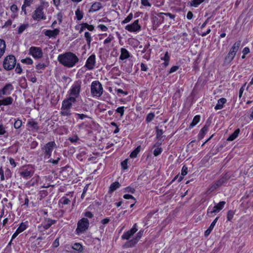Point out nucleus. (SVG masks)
I'll return each instance as SVG.
<instances>
[{
    "instance_id": "obj_58",
    "label": "nucleus",
    "mask_w": 253,
    "mask_h": 253,
    "mask_svg": "<svg viewBox=\"0 0 253 253\" xmlns=\"http://www.w3.org/2000/svg\"><path fill=\"white\" fill-rule=\"evenodd\" d=\"M15 71L17 74H21L22 73V69L19 63L17 64Z\"/></svg>"
},
{
    "instance_id": "obj_20",
    "label": "nucleus",
    "mask_w": 253,
    "mask_h": 253,
    "mask_svg": "<svg viewBox=\"0 0 253 253\" xmlns=\"http://www.w3.org/2000/svg\"><path fill=\"white\" fill-rule=\"evenodd\" d=\"M130 57V54L128 50L125 48H121V55L119 59L121 60H124Z\"/></svg>"
},
{
    "instance_id": "obj_35",
    "label": "nucleus",
    "mask_w": 253,
    "mask_h": 253,
    "mask_svg": "<svg viewBox=\"0 0 253 253\" xmlns=\"http://www.w3.org/2000/svg\"><path fill=\"white\" fill-rule=\"evenodd\" d=\"M84 37L86 39V42H87V45L89 47H90V42L92 41V37L90 35V34L88 32H85L84 33Z\"/></svg>"
},
{
    "instance_id": "obj_13",
    "label": "nucleus",
    "mask_w": 253,
    "mask_h": 253,
    "mask_svg": "<svg viewBox=\"0 0 253 253\" xmlns=\"http://www.w3.org/2000/svg\"><path fill=\"white\" fill-rule=\"evenodd\" d=\"M143 234V230L139 231L136 234V236L132 239L126 242L124 246L126 248H131L134 246L138 240L141 238Z\"/></svg>"
},
{
    "instance_id": "obj_54",
    "label": "nucleus",
    "mask_w": 253,
    "mask_h": 253,
    "mask_svg": "<svg viewBox=\"0 0 253 253\" xmlns=\"http://www.w3.org/2000/svg\"><path fill=\"white\" fill-rule=\"evenodd\" d=\"M114 39V37L112 35H109L107 39L104 41V44H107L110 42Z\"/></svg>"
},
{
    "instance_id": "obj_63",
    "label": "nucleus",
    "mask_w": 253,
    "mask_h": 253,
    "mask_svg": "<svg viewBox=\"0 0 253 253\" xmlns=\"http://www.w3.org/2000/svg\"><path fill=\"white\" fill-rule=\"evenodd\" d=\"M98 28H99L101 31L106 32L108 30L107 27L104 25L100 24L98 26Z\"/></svg>"
},
{
    "instance_id": "obj_50",
    "label": "nucleus",
    "mask_w": 253,
    "mask_h": 253,
    "mask_svg": "<svg viewBox=\"0 0 253 253\" xmlns=\"http://www.w3.org/2000/svg\"><path fill=\"white\" fill-rule=\"evenodd\" d=\"M137 227V224L135 223L133 225V227L130 230H128V232H130L132 235V236L137 231L138 229Z\"/></svg>"
},
{
    "instance_id": "obj_22",
    "label": "nucleus",
    "mask_w": 253,
    "mask_h": 253,
    "mask_svg": "<svg viewBox=\"0 0 253 253\" xmlns=\"http://www.w3.org/2000/svg\"><path fill=\"white\" fill-rule=\"evenodd\" d=\"M210 126V124H206L201 129L198 135V138L199 140H201L203 139L208 130L209 127Z\"/></svg>"
},
{
    "instance_id": "obj_61",
    "label": "nucleus",
    "mask_w": 253,
    "mask_h": 253,
    "mask_svg": "<svg viewBox=\"0 0 253 253\" xmlns=\"http://www.w3.org/2000/svg\"><path fill=\"white\" fill-rule=\"evenodd\" d=\"M127 159L124 160V161H123L121 163L122 167L124 169H127Z\"/></svg>"
},
{
    "instance_id": "obj_42",
    "label": "nucleus",
    "mask_w": 253,
    "mask_h": 253,
    "mask_svg": "<svg viewBox=\"0 0 253 253\" xmlns=\"http://www.w3.org/2000/svg\"><path fill=\"white\" fill-rule=\"evenodd\" d=\"M154 117H155L154 114L153 113H150L146 116V121L147 123H149V122H151L154 119Z\"/></svg>"
},
{
    "instance_id": "obj_29",
    "label": "nucleus",
    "mask_w": 253,
    "mask_h": 253,
    "mask_svg": "<svg viewBox=\"0 0 253 253\" xmlns=\"http://www.w3.org/2000/svg\"><path fill=\"white\" fill-rule=\"evenodd\" d=\"M239 132V129H236L233 133H232L231 135H229V136L227 139V140L231 141L235 140L238 136Z\"/></svg>"
},
{
    "instance_id": "obj_53",
    "label": "nucleus",
    "mask_w": 253,
    "mask_h": 253,
    "mask_svg": "<svg viewBox=\"0 0 253 253\" xmlns=\"http://www.w3.org/2000/svg\"><path fill=\"white\" fill-rule=\"evenodd\" d=\"M46 65L44 63H40L36 65V68L38 70L44 69L46 67Z\"/></svg>"
},
{
    "instance_id": "obj_52",
    "label": "nucleus",
    "mask_w": 253,
    "mask_h": 253,
    "mask_svg": "<svg viewBox=\"0 0 253 253\" xmlns=\"http://www.w3.org/2000/svg\"><path fill=\"white\" fill-rule=\"evenodd\" d=\"M124 108L125 107L124 106L118 107L116 110V112L119 113L120 114V116L122 117L124 115Z\"/></svg>"
},
{
    "instance_id": "obj_45",
    "label": "nucleus",
    "mask_w": 253,
    "mask_h": 253,
    "mask_svg": "<svg viewBox=\"0 0 253 253\" xmlns=\"http://www.w3.org/2000/svg\"><path fill=\"white\" fill-rule=\"evenodd\" d=\"M47 160H48V161H47V163H51L53 165H56L58 164L59 161L60 160V158L57 157L55 160L49 158V159H47Z\"/></svg>"
},
{
    "instance_id": "obj_10",
    "label": "nucleus",
    "mask_w": 253,
    "mask_h": 253,
    "mask_svg": "<svg viewBox=\"0 0 253 253\" xmlns=\"http://www.w3.org/2000/svg\"><path fill=\"white\" fill-rule=\"evenodd\" d=\"M89 224V221L87 218H83L80 219L78 222V226L76 230L77 234H80L84 232L88 229Z\"/></svg>"
},
{
    "instance_id": "obj_23",
    "label": "nucleus",
    "mask_w": 253,
    "mask_h": 253,
    "mask_svg": "<svg viewBox=\"0 0 253 253\" xmlns=\"http://www.w3.org/2000/svg\"><path fill=\"white\" fill-rule=\"evenodd\" d=\"M81 27L79 31L80 33H81L86 28L87 29L90 31H92L94 29V26L93 25H89L86 23H82L81 24Z\"/></svg>"
},
{
    "instance_id": "obj_56",
    "label": "nucleus",
    "mask_w": 253,
    "mask_h": 253,
    "mask_svg": "<svg viewBox=\"0 0 253 253\" xmlns=\"http://www.w3.org/2000/svg\"><path fill=\"white\" fill-rule=\"evenodd\" d=\"M6 133V131L5 130V127L3 126V125H0V135H4Z\"/></svg>"
},
{
    "instance_id": "obj_5",
    "label": "nucleus",
    "mask_w": 253,
    "mask_h": 253,
    "mask_svg": "<svg viewBox=\"0 0 253 253\" xmlns=\"http://www.w3.org/2000/svg\"><path fill=\"white\" fill-rule=\"evenodd\" d=\"M240 45L241 41H237L234 43L232 47L230 49L228 54L225 58V62L230 63L233 60Z\"/></svg>"
},
{
    "instance_id": "obj_31",
    "label": "nucleus",
    "mask_w": 253,
    "mask_h": 253,
    "mask_svg": "<svg viewBox=\"0 0 253 253\" xmlns=\"http://www.w3.org/2000/svg\"><path fill=\"white\" fill-rule=\"evenodd\" d=\"M188 173V168L185 166H183L181 169V175L179 176V179L177 180L178 182H180L183 179V176L186 175Z\"/></svg>"
},
{
    "instance_id": "obj_39",
    "label": "nucleus",
    "mask_w": 253,
    "mask_h": 253,
    "mask_svg": "<svg viewBox=\"0 0 253 253\" xmlns=\"http://www.w3.org/2000/svg\"><path fill=\"white\" fill-rule=\"evenodd\" d=\"M132 236V235L127 231L123 233L121 238L123 240H128Z\"/></svg>"
},
{
    "instance_id": "obj_6",
    "label": "nucleus",
    "mask_w": 253,
    "mask_h": 253,
    "mask_svg": "<svg viewBox=\"0 0 253 253\" xmlns=\"http://www.w3.org/2000/svg\"><path fill=\"white\" fill-rule=\"evenodd\" d=\"M32 17L37 21L45 20L46 17L43 11V6L41 5L38 6L32 13Z\"/></svg>"
},
{
    "instance_id": "obj_38",
    "label": "nucleus",
    "mask_w": 253,
    "mask_h": 253,
    "mask_svg": "<svg viewBox=\"0 0 253 253\" xmlns=\"http://www.w3.org/2000/svg\"><path fill=\"white\" fill-rule=\"evenodd\" d=\"M133 18V14L132 13H130L129 15L123 20L122 21V24H125L126 23H127L129 22Z\"/></svg>"
},
{
    "instance_id": "obj_27",
    "label": "nucleus",
    "mask_w": 253,
    "mask_h": 253,
    "mask_svg": "<svg viewBox=\"0 0 253 253\" xmlns=\"http://www.w3.org/2000/svg\"><path fill=\"white\" fill-rule=\"evenodd\" d=\"M29 26V25L28 23L20 25L17 28V34L18 35H21L26 29L28 28Z\"/></svg>"
},
{
    "instance_id": "obj_25",
    "label": "nucleus",
    "mask_w": 253,
    "mask_h": 253,
    "mask_svg": "<svg viewBox=\"0 0 253 253\" xmlns=\"http://www.w3.org/2000/svg\"><path fill=\"white\" fill-rule=\"evenodd\" d=\"M226 102V99L225 98H220L218 101L217 103L215 105L214 109L216 110H220L223 108V105Z\"/></svg>"
},
{
    "instance_id": "obj_32",
    "label": "nucleus",
    "mask_w": 253,
    "mask_h": 253,
    "mask_svg": "<svg viewBox=\"0 0 253 253\" xmlns=\"http://www.w3.org/2000/svg\"><path fill=\"white\" fill-rule=\"evenodd\" d=\"M60 114L63 116H70L72 114L71 109L61 108Z\"/></svg>"
},
{
    "instance_id": "obj_21",
    "label": "nucleus",
    "mask_w": 253,
    "mask_h": 253,
    "mask_svg": "<svg viewBox=\"0 0 253 253\" xmlns=\"http://www.w3.org/2000/svg\"><path fill=\"white\" fill-rule=\"evenodd\" d=\"M56 220L50 218L45 219V221L42 223V227L44 229H48L52 225L55 223Z\"/></svg>"
},
{
    "instance_id": "obj_47",
    "label": "nucleus",
    "mask_w": 253,
    "mask_h": 253,
    "mask_svg": "<svg viewBox=\"0 0 253 253\" xmlns=\"http://www.w3.org/2000/svg\"><path fill=\"white\" fill-rule=\"evenodd\" d=\"M21 61L23 63H25L28 65H30L33 63L32 59L29 57L26 58L25 59H22Z\"/></svg>"
},
{
    "instance_id": "obj_17",
    "label": "nucleus",
    "mask_w": 253,
    "mask_h": 253,
    "mask_svg": "<svg viewBox=\"0 0 253 253\" xmlns=\"http://www.w3.org/2000/svg\"><path fill=\"white\" fill-rule=\"evenodd\" d=\"M60 30L58 29H55L53 30H46L44 34L45 36L48 37L49 38L55 39L56 36L59 35Z\"/></svg>"
},
{
    "instance_id": "obj_34",
    "label": "nucleus",
    "mask_w": 253,
    "mask_h": 253,
    "mask_svg": "<svg viewBox=\"0 0 253 253\" xmlns=\"http://www.w3.org/2000/svg\"><path fill=\"white\" fill-rule=\"evenodd\" d=\"M200 116L199 115H196L195 116L192 122V123L190 125V127H193L195 126H196L200 121Z\"/></svg>"
},
{
    "instance_id": "obj_15",
    "label": "nucleus",
    "mask_w": 253,
    "mask_h": 253,
    "mask_svg": "<svg viewBox=\"0 0 253 253\" xmlns=\"http://www.w3.org/2000/svg\"><path fill=\"white\" fill-rule=\"evenodd\" d=\"M96 64V56L94 54H91L87 59L84 67L89 70H93Z\"/></svg>"
},
{
    "instance_id": "obj_55",
    "label": "nucleus",
    "mask_w": 253,
    "mask_h": 253,
    "mask_svg": "<svg viewBox=\"0 0 253 253\" xmlns=\"http://www.w3.org/2000/svg\"><path fill=\"white\" fill-rule=\"evenodd\" d=\"M69 140L72 143H75L77 142L79 140V138L78 136L76 135L73 136V137H69Z\"/></svg>"
},
{
    "instance_id": "obj_1",
    "label": "nucleus",
    "mask_w": 253,
    "mask_h": 253,
    "mask_svg": "<svg viewBox=\"0 0 253 253\" xmlns=\"http://www.w3.org/2000/svg\"><path fill=\"white\" fill-rule=\"evenodd\" d=\"M57 60L61 64L69 68L75 66L79 61V59L77 56L71 52H67L59 54L58 56Z\"/></svg>"
},
{
    "instance_id": "obj_3",
    "label": "nucleus",
    "mask_w": 253,
    "mask_h": 253,
    "mask_svg": "<svg viewBox=\"0 0 253 253\" xmlns=\"http://www.w3.org/2000/svg\"><path fill=\"white\" fill-rule=\"evenodd\" d=\"M81 85L82 81L81 80L74 82L68 92L69 97L74 98L77 101V99L80 96Z\"/></svg>"
},
{
    "instance_id": "obj_51",
    "label": "nucleus",
    "mask_w": 253,
    "mask_h": 253,
    "mask_svg": "<svg viewBox=\"0 0 253 253\" xmlns=\"http://www.w3.org/2000/svg\"><path fill=\"white\" fill-rule=\"evenodd\" d=\"M89 125L87 122H84L81 124L78 125V127L79 129L85 128L86 127H89Z\"/></svg>"
},
{
    "instance_id": "obj_49",
    "label": "nucleus",
    "mask_w": 253,
    "mask_h": 253,
    "mask_svg": "<svg viewBox=\"0 0 253 253\" xmlns=\"http://www.w3.org/2000/svg\"><path fill=\"white\" fill-rule=\"evenodd\" d=\"M135 191V189L130 186L126 187L124 189L125 192L130 193L132 194L134 193Z\"/></svg>"
},
{
    "instance_id": "obj_30",
    "label": "nucleus",
    "mask_w": 253,
    "mask_h": 253,
    "mask_svg": "<svg viewBox=\"0 0 253 253\" xmlns=\"http://www.w3.org/2000/svg\"><path fill=\"white\" fill-rule=\"evenodd\" d=\"M101 7V4L100 2H95L94 3L90 9H89V12H95L98 10H99Z\"/></svg>"
},
{
    "instance_id": "obj_12",
    "label": "nucleus",
    "mask_w": 253,
    "mask_h": 253,
    "mask_svg": "<svg viewBox=\"0 0 253 253\" xmlns=\"http://www.w3.org/2000/svg\"><path fill=\"white\" fill-rule=\"evenodd\" d=\"M139 20H135L132 24H128L125 29L129 32H137L141 30V26L139 24Z\"/></svg>"
},
{
    "instance_id": "obj_2",
    "label": "nucleus",
    "mask_w": 253,
    "mask_h": 253,
    "mask_svg": "<svg viewBox=\"0 0 253 253\" xmlns=\"http://www.w3.org/2000/svg\"><path fill=\"white\" fill-rule=\"evenodd\" d=\"M57 148V145L54 141H50L43 145L41 147L42 156L44 160L49 159L53 150Z\"/></svg>"
},
{
    "instance_id": "obj_18",
    "label": "nucleus",
    "mask_w": 253,
    "mask_h": 253,
    "mask_svg": "<svg viewBox=\"0 0 253 253\" xmlns=\"http://www.w3.org/2000/svg\"><path fill=\"white\" fill-rule=\"evenodd\" d=\"M27 126L31 130L36 131H37L40 129L38 123L33 119L30 120L28 121Z\"/></svg>"
},
{
    "instance_id": "obj_16",
    "label": "nucleus",
    "mask_w": 253,
    "mask_h": 253,
    "mask_svg": "<svg viewBox=\"0 0 253 253\" xmlns=\"http://www.w3.org/2000/svg\"><path fill=\"white\" fill-rule=\"evenodd\" d=\"M76 102L74 98L68 97L62 101L61 108L71 109L73 103Z\"/></svg>"
},
{
    "instance_id": "obj_28",
    "label": "nucleus",
    "mask_w": 253,
    "mask_h": 253,
    "mask_svg": "<svg viewBox=\"0 0 253 253\" xmlns=\"http://www.w3.org/2000/svg\"><path fill=\"white\" fill-rule=\"evenodd\" d=\"M121 186V184L118 181L112 183L109 187V192L112 193Z\"/></svg>"
},
{
    "instance_id": "obj_48",
    "label": "nucleus",
    "mask_w": 253,
    "mask_h": 253,
    "mask_svg": "<svg viewBox=\"0 0 253 253\" xmlns=\"http://www.w3.org/2000/svg\"><path fill=\"white\" fill-rule=\"evenodd\" d=\"M162 152V148L161 147H157V148L154 150L153 154L155 156L159 155Z\"/></svg>"
},
{
    "instance_id": "obj_9",
    "label": "nucleus",
    "mask_w": 253,
    "mask_h": 253,
    "mask_svg": "<svg viewBox=\"0 0 253 253\" xmlns=\"http://www.w3.org/2000/svg\"><path fill=\"white\" fill-rule=\"evenodd\" d=\"M225 204V201H221L213 207L210 206L207 210V215L210 217H212L213 214L219 212L224 208Z\"/></svg>"
},
{
    "instance_id": "obj_24",
    "label": "nucleus",
    "mask_w": 253,
    "mask_h": 253,
    "mask_svg": "<svg viewBox=\"0 0 253 253\" xmlns=\"http://www.w3.org/2000/svg\"><path fill=\"white\" fill-rule=\"evenodd\" d=\"M13 98L10 97H7L2 100H0V106L1 105H9L12 103Z\"/></svg>"
},
{
    "instance_id": "obj_7",
    "label": "nucleus",
    "mask_w": 253,
    "mask_h": 253,
    "mask_svg": "<svg viewBox=\"0 0 253 253\" xmlns=\"http://www.w3.org/2000/svg\"><path fill=\"white\" fill-rule=\"evenodd\" d=\"M16 60L15 57L12 55L6 56L3 63V66L6 70H11L14 68L16 65Z\"/></svg>"
},
{
    "instance_id": "obj_4",
    "label": "nucleus",
    "mask_w": 253,
    "mask_h": 253,
    "mask_svg": "<svg viewBox=\"0 0 253 253\" xmlns=\"http://www.w3.org/2000/svg\"><path fill=\"white\" fill-rule=\"evenodd\" d=\"M90 92L92 96L100 97L103 92V88L101 84L98 81H94L91 83Z\"/></svg>"
},
{
    "instance_id": "obj_43",
    "label": "nucleus",
    "mask_w": 253,
    "mask_h": 253,
    "mask_svg": "<svg viewBox=\"0 0 253 253\" xmlns=\"http://www.w3.org/2000/svg\"><path fill=\"white\" fill-rule=\"evenodd\" d=\"M235 214L234 211L232 210H230L228 211L227 214V219L228 221H231L233 217V216Z\"/></svg>"
},
{
    "instance_id": "obj_62",
    "label": "nucleus",
    "mask_w": 253,
    "mask_h": 253,
    "mask_svg": "<svg viewBox=\"0 0 253 253\" xmlns=\"http://www.w3.org/2000/svg\"><path fill=\"white\" fill-rule=\"evenodd\" d=\"M219 218V217L217 216L216 217L214 220L212 222V223H211V224L210 225L209 228H210L212 230L213 229L216 223L217 222L218 219Z\"/></svg>"
},
{
    "instance_id": "obj_40",
    "label": "nucleus",
    "mask_w": 253,
    "mask_h": 253,
    "mask_svg": "<svg viewBox=\"0 0 253 253\" xmlns=\"http://www.w3.org/2000/svg\"><path fill=\"white\" fill-rule=\"evenodd\" d=\"M26 225L25 224V223L22 222L20 224L19 226L18 227L16 230L17 231V232H19V233H20L24 231L25 230H26Z\"/></svg>"
},
{
    "instance_id": "obj_19",
    "label": "nucleus",
    "mask_w": 253,
    "mask_h": 253,
    "mask_svg": "<svg viewBox=\"0 0 253 253\" xmlns=\"http://www.w3.org/2000/svg\"><path fill=\"white\" fill-rule=\"evenodd\" d=\"M13 89V87L10 84H6L2 88L1 93L3 95H9Z\"/></svg>"
},
{
    "instance_id": "obj_41",
    "label": "nucleus",
    "mask_w": 253,
    "mask_h": 253,
    "mask_svg": "<svg viewBox=\"0 0 253 253\" xmlns=\"http://www.w3.org/2000/svg\"><path fill=\"white\" fill-rule=\"evenodd\" d=\"M59 203L65 205L70 203V200L66 197H63L59 201Z\"/></svg>"
},
{
    "instance_id": "obj_36",
    "label": "nucleus",
    "mask_w": 253,
    "mask_h": 253,
    "mask_svg": "<svg viewBox=\"0 0 253 253\" xmlns=\"http://www.w3.org/2000/svg\"><path fill=\"white\" fill-rule=\"evenodd\" d=\"M140 150V146H139L130 153L129 157L131 158H136Z\"/></svg>"
},
{
    "instance_id": "obj_57",
    "label": "nucleus",
    "mask_w": 253,
    "mask_h": 253,
    "mask_svg": "<svg viewBox=\"0 0 253 253\" xmlns=\"http://www.w3.org/2000/svg\"><path fill=\"white\" fill-rule=\"evenodd\" d=\"M141 4L145 6L150 7L151 6V3L149 2V0H141Z\"/></svg>"
},
{
    "instance_id": "obj_46",
    "label": "nucleus",
    "mask_w": 253,
    "mask_h": 253,
    "mask_svg": "<svg viewBox=\"0 0 253 253\" xmlns=\"http://www.w3.org/2000/svg\"><path fill=\"white\" fill-rule=\"evenodd\" d=\"M204 0H193L192 1L191 5L194 7H197Z\"/></svg>"
},
{
    "instance_id": "obj_11",
    "label": "nucleus",
    "mask_w": 253,
    "mask_h": 253,
    "mask_svg": "<svg viewBox=\"0 0 253 253\" xmlns=\"http://www.w3.org/2000/svg\"><path fill=\"white\" fill-rule=\"evenodd\" d=\"M34 173L33 168L29 166L21 169L19 171L20 175L25 179H28L32 177Z\"/></svg>"
},
{
    "instance_id": "obj_8",
    "label": "nucleus",
    "mask_w": 253,
    "mask_h": 253,
    "mask_svg": "<svg viewBox=\"0 0 253 253\" xmlns=\"http://www.w3.org/2000/svg\"><path fill=\"white\" fill-rule=\"evenodd\" d=\"M231 177V174L230 172L225 173L211 187V190L213 191L218 187L222 186L224 183H226Z\"/></svg>"
},
{
    "instance_id": "obj_60",
    "label": "nucleus",
    "mask_w": 253,
    "mask_h": 253,
    "mask_svg": "<svg viewBox=\"0 0 253 253\" xmlns=\"http://www.w3.org/2000/svg\"><path fill=\"white\" fill-rule=\"evenodd\" d=\"M162 60L166 61L169 60V56L168 51L166 52L165 55L161 57Z\"/></svg>"
},
{
    "instance_id": "obj_14",
    "label": "nucleus",
    "mask_w": 253,
    "mask_h": 253,
    "mask_svg": "<svg viewBox=\"0 0 253 253\" xmlns=\"http://www.w3.org/2000/svg\"><path fill=\"white\" fill-rule=\"evenodd\" d=\"M29 54L35 59H40L42 57L43 53L40 47L32 46L29 49Z\"/></svg>"
},
{
    "instance_id": "obj_64",
    "label": "nucleus",
    "mask_w": 253,
    "mask_h": 253,
    "mask_svg": "<svg viewBox=\"0 0 253 253\" xmlns=\"http://www.w3.org/2000/svg\"><path fill=\"white\" fill-rule=\"evenodd\" d=\"M84 216L89 218H91L93 217V214L89 211H87L84 212Z\"/></svg>"
},
{
    "instance_id": "obj_44",
    "label": "nucleus",
    "mask_w": 253,
    "mask_h": 253,
    "mask_svg": "<svg viewBox=\"0 0 253 253\" xmlns=\"http://www.w3.org/2000/svg\"><path fill=\"white\" fill-rule=\"evenodd\" d=\"M22 124V121L20 119H17L14 123V127L16 129L19 128L21 126Z\"/></svg>"
},
{
    "instance_id": "obj_33",
    "label": "nucleus",
    "mask_w": 253,
    "mask_h": 253,
    "mask_svg": "<svg viewBox=\"0 0 253 253\" xmlns=\"http://www.w3.org/2000/svg\"><path fill=\"white\" fill-rule=\"evenodd\" d=\"M75 15L77 19L80 21L83 18L84 13L80 10V8H78L75 11Z\"/></svg>"
},
{
    "instance_id": "obj_37",
    "label": "nucleus",
    "mask_w": 253,
    "mask_h": 253,
    "mask_svg": "<svg viewBox=\"0 0 253 253\" xmlns=\"http://www.w3.org/2000/svg\"><path fill=\"white\" fill-rule=\"evenodd\" d=\"M72 248L74 250L80 252H81L83 250L82 245L81 244L78 243H75L73 245Z\"/></svg>"
},
{
    "instance_id": "obj_59",
    "label": "nucleus",
    "mask_w": 253,
    "mask_h": 253,
    "mask_svg": "<svg viewBox=\"0 0 253 253\" xmlns=\"http://www.w3.org/2000/svg\"><path fill=\"white\" fill-rule=\"evenodd\" d=\"M179 69V66H172L169 71V74H171L174 72H176Z\"/></svg>"
},
{
    "instance_id": "obj_26",
    "label": "nucleus",
    "mask_w": 253,
    "mask_h": 253,
    "mask_svg": "<svg viewBox=\"0 0 253 253\" xmlns=\"http://www.w3.org/2000/svg\"><path fill=\"white\" fill-rule=\"evenodd\" d=\"M6 48L5 42L3 40L0 39V58L5 52Z\"/></svg>"
}]
</instances>
